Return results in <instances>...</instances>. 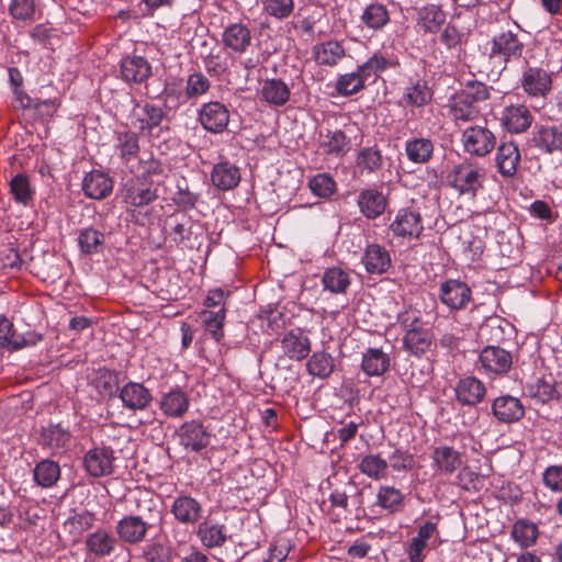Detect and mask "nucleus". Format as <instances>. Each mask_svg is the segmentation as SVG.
Listing matches in <instances>:
<instances>
[{"instance_id":"nucleus-1","label":"nucleus","mask_w":562,"mask_h":562,"mask_svg":"<svg viewBox=\"0 0 562 562\" xmlns=\"http://www.w3.org/2000/svg\"><path fill=\"white\" fill-rule=\"evenodd\" d=\"M492 88L477 80H469L463 88L454 93L447 104L448 115L457 125L461 126L474 122L482 115L481 103L491 98Z\"/></svg>"},{"instance_id":"nucleus-2","label":"nucleus","mask_w":562,"mask_h":562,"mask_svg":"<svg viewBox=\"0 0 562 562\" xmlns=\"http://www.w3.org/2000/svg\"><path fill=\"white\" fill-rule=\"evenodd\" d=\"M485 170L477 164L464 160L448 175L449 184L460 194L475 195L483 188Z\"/></svg>"},{"instance_id":"nucleus-3","label":"nucleus","mask_w":562,"mask_h":562,"mask_svg":"<svg viewBox=\"0 0 562 562\" xmlns=\"http://www.w3.org/2000/svg\"><path fill=\"white\" fill-rule=\"evenodd\" d=\"M488 56L493 60H499L505 66L508 63L517 61L524 54L525 44L517 32L512 30L502 31L495 34L490 42Z\"/></svg>"},{"instance_id":"nucleus-4","label":"nucleus","mask_w":562,"mask_h":562,"mask_svg":"<svg viewBox=\"0 0 562 562\" xmlns=\"http://www.w3.org/2000/svg\"><path fill=\"white\" fill-rule=\"evenodd\" d=\"M461 144L464 153L482 158L494 150L496 136L486 125H472L462 132Z\"/></svg>"},{"instance_id":"nucleus-5","label":"nucleus","mask_w":562,"mask_h":562,"mask_svg":"<svg viewBox=\"0 0 562 562\" xmlns=\"http://www.w3.org/2000/svg\"><path fill=\"white\" fill-rule=\"evenodd\" d=\"M520 88L530 99L546 100L553 86V72L538 66H526L519 79Z\"/></svg>"},{"instance_id":"nucleus-6","label":"nucleus","mask_w":562,"mask_h":562,"mask_svg":"<svg viewBox=\"0 0 562 562\" xmlns=\"http://www.w3.org/2000/svg\"><path fill=\"white\" fill-rule=\"evenodd\" d=\"M179 443L186 450L200 452L211 442L212 434L199 419L184 422L177 430Z\"/></svg>"},{"instance_id":"nucleus-7","label":"nucleus","mask_w":562,"mask_h":562,"mask_svg":"<svg viewBox=\"0 0 562 562\" xmlns=\"http://www.w3.org/2000/svg\"><path fill=\"white\" fill-rule=\"evenodd\" d=\"M229 110L220 101H210L199 109L198 121L204 130L213 134L223 133L229 123Z\"/></svg>"},{"instance_id":"nucleus-8","label":"nucleus","mask_w":562,"mask_h":562,"mask_svg":"<svg viewBox=\"0 0 562 562\" xmlns=\"http://www.w3.org/2000/svg\"><path fill=\"white\" fill-rule=\"evenodd\" d=\"M531 143L543 155H562V127L554 124H536Z\"/></svg>"},{"instance_id":"nucleus-9","label":"nucleus","mask_w":562,"mask_h":562,"mask_svg":"<svg viewBox=\"0 0 562 562\" xmlns=\"http://www.w3.org/2000/svg\"><path fill=\"white\" fill-rule=\"evenodd\" d=\"M114 451L111 447H94L85 453L83 467L90 476H108L114 472Z\"/></svg>"},{"instance_id":"nucleus-10","label":"nucleus","mask_w":562,"mask_h":562,"mask_svg":"<svg viewBox=\"0 0 562 562\" xmlns=\"http://www.w3.org/2000/svg\"><path fill=\"white\" fill-rule=\"evenodd\" d=\"M196 536L201 544L206 549L221 548L229 538L226 524L211 515L199 522Z\"/></svg>"},{"instance_id":"nucleus-11","label":"nucleus","mask_w":562,"mask_h":562,"mask_svg":"<svg viewBox=\"0 0 562 562\" xmlns=\"http://www.w3.org/2000/svg\"><path fill=\"white\" fill-rule=\"evenodd\" d=\"M479 363L486 374L502 375L512 368L513 356L498 346H486L480 352Z\"/></svg>"},{"instance_id":"nucleus-12","label":"nucleus","mask_w":562,"mask_h":562,"mask_svg":"<svg viewBox=\"0 0 562 562\" xmlns=\"http://www.w3.org/2000/svg\"><path fill=\"white\" fill-rule=\"evenodd\" d=\"M119 397L127 411H146L153 403L151 391L140 382L130 381L119 390Z\"/></svg>"},{"instance_id":"nucleus-13","label":"nucleus","mask_w":562,"mask_h":562,"mask_svg":"<svg viewBox=\"0 0 562 562\" xmlns=\"http://www.w3.org/2000/svg\"><path fill=\"white\" fill-rule=\"evenodd\" d=\"M390 229L397 237L418 238L424 231L422 215L411 207L401 209L391 223Z\"/></svg>"},{"instance_id":"nucleus-14","label":"nucleus","mask_w":562,"mask_h":562,"mask_svg":"<svg viewBox=\"0 0 562 562\" xmlns=\"http://www.w3.org/2000/svg\"><path fill=\"white\" fill-rule=\"evenodd\" d=\"M166 116L165 111L153 103L143 105L136 104L131 112L132 125L140 132L154 135L155 128L159 127Z\"/></svg>"},{"instance_id":"nucleus-15","label":"nucleus","mask_w":562,"mask_h":562,"mask_svg":"<svg viewBox=\"0 0 562 562\" xmlns=\"http://www.w3.org/2000/svg\"><path fill=\"white\" fill-rule=\"evenodd\" d=\"M153 527L151 521L126 515L117 521L115 532L124 543L138 544L146 539L148 530Z\"/></svg>"},{"instance_id":"nucleus-16","label":"nucleus","mask_w":562,"mask_h":562,"mask_svg":"<svg viewBox=\"0 0 562 562\" xmlns=\"http://www.w3.org/2000/svg\"><path fill=\"white\" fill-rule=\"evenodd\" d=\"M170 513L182 525H195L202 518L203 507L196 498L181 493L173 498Z\"/></svg>"},{"instance_id":"nucleus-17","label":"nucleus","mask_w":562,"mask_h":562,"mask_svg":"<svg viewBox=\"0 0 562 562\" xmlns=\"http://www.w3.org/2000/svg\"><path fill=\"white\" fill-rule=\"evenodd\" d=\"M151 76V65L139 55H127L120 61V77L127 83L140 85Z\"/></svg>"},{"instance_id":"nucleus-18","label":"nucleus","mask_w":562,"mask_h":562,"mask_svg":"<svg viewBox=\"0 0 562 562\" xmlns=\"http://www.w3.org/2000/svg\"><path fill=\"white\" fill-rule=\"evenodd\" d=\"M222 43L226 49L235 54H245L252 43L251 30L241 22L231 23L224 27Z\"/></svg>"},{"instance_id":"nucleus-19","label":"nucleus","mask_w":562,"mask_h":562,"mask_svg":"<svg viewBox=\"0 0 562 562\" xmlns=\"http://www.w3.org/2000/svg\"><path fill=\"white\" fill-rule=\"evenodd\" d=\"M521 154L515 142H503L496 150L495 166L504 179H512L517 175Z\"/></svg>"},{"instance_id":"nucleus-20","label":"nucleus","mask_w":562,"mask_h":562,"mask_svg":"<svg viewBox=\"0 0 562 562\" xmlns=\"http://www.w3.org/2000/svg\"><path fill=\"white\" fill-rule=\"evenodd\" d=\"M472 295L471 289L460 280H447L440 285V301L450 310L459 311L467 306Z\"/></svg>"},{"instance_id":"nucleus-21","label":"nucleus","mask_w":562,"mask_h":562,"mask_svg":"<svg viewBox=\"0 0 562 562\" xmlns=\"http://www.w3.org/2000/svg\"><path fill=\"white\" fill-rule=\"evenodd\" d=\"M283 355L293 361L306 359L311 352V339L301 328L286 331L280 340Z\"/></svg>"},{"instance_id":"nucleus-22","label":"nucleus","mask_w":562,"mask_h":562,"mask_svg":"<svg viewBox=\"0 0 562 562\" xmlns=\"http://www.w3.org/2000/svg\"><path fill=\"white\" fill-rule=\"evenodd\" d=\"M157 199V190L140 178L131 179L124 186L123 200L130 206L142 207Z\"/></svg>"},{"instance_id":"nucleus-23","label":"nucleus","mask_w":562,"mask_h":562,"mask_svg":"<svg viewBox=\"0 0 562 562\" xmlns=\"http://www.w3.org/2000/svg\"><path fill=\"white\" fill-rule=\"evenodd\" d=\"M190 407L189 394L179 386L164 393L159 401V408L166 417L182 418Z\"/></svg>"},{"instance_id":"nucleus-24","label":"nucleus","mask_w":562,"mask_h":562,"mask_svg":"<svg viewBox=\"0 0 562 562\" xmlns=\"http://www.w3.org/2000/svg\"><path fill=\"white\" fill-rule=\"evenodd\" d=\"M136 517H140L147 521L161 525L164 519V509L158 495L150 491H140L135 498Z\"/></svg>"},{"instance_id":"nucleus-25","label":"nucleus","mask_w":562,"mask_h":562,"mask_svg":"<svg viewBox=\"0 0 562 562\" xmlns=\"http://www.w3.org/2000/svg\"><path fill=\"white\" fill-rule=\"evenodd\" d=\"M357 205L364 217L375 220L384 213L387 199L376 188H367L359 192Z\"/></svg>"},{"instance_id":"nucleus-26","label":"nucleus","mask_w":562,"mask_h":562,"mask_svg":"<svg viewBox=\"0 0 562 562\" xmlns=\"http://www.w3.org/2000/svg\"><path fill=\"white\" fill-rule=\"evenodd\" d=\"M492 413L498 422L512 424L525 416V407L519 398L512 395H502L493 401Z\"/></svg>"},{"instance_id":"nucleus-27","label":"nucleus","mask_w":562,"mask_h":562,"mask_svg":"<svg viewBox=\"0 0 562 562\" xmlns=\"http://www.w3.org/2000/svg\"><path fill=\"white\" fill-rule=\"evenodd\" d=\"M502 123L509 133H525L532 124L533 116L525 104H512L502 113Z\"/></svg>"},{"instance_id":"nucleus-28","label":"nucleus","mask_w":562,"mask_h":562,"mask_svg":"<svg viewBox=\"0 0 562 562\" xmlns=\"http://www.w3.org/2000/svg\"><path fill=\"white\" fill-rule=\"evenodd\" d=\"M527 392L530 397L540 403L560 400L562 398V381L557 382L552 374L543 375L529 383Z\"/></svg>"},{"instance_id":"nucleus-29","label":"nucleus","mask_w":562,"mask_h":562,"mask_svg":"<svg viewBox=\"0 0 562 562\" xmlns=\"http://www.w3.org/2000/svg\"><path fill=\"white\" fill-rule=\"evenodd\" d=\"M432 469L440 474L450 475L462 465V454L450 446L435 447L431 452Z\"/></svg>"},{"instance_id":"nucleus-30","label":"nucleus","mask_w":562,"mask_h":562,"mask_svg":"<svg viewBox=\"0 0 562 562\" xmlns=\"http://www.w3.org/2000/svg\"><path fill=\"white\" fill-rule=\"evenodd\" d=\"M456 396L460 404L475 406L481 403L486 394V387L482 381L474 376H467L458 381Z\"/></svg>"},{"instance_id":"nucleus-31","label":"nucleus","mask_w":562,"mask_h":562,"mask_svg":"<svg viewBox=\"0 0 562 562\" xmlns=\"http://www.w3.org/2000/svg\"><path fill=\"white\" fill-rule=\"evenodd\" d=\"M318 147L326 155L342 157L350 149V139L341 130L321 131L318 135Z\"/></svg>"},{"instance_id":"nucleus-32","label":"nucleus","mask_w":562,"mask_h":562,"mask_svg":"<svg viewBox=\"0 0 562 562\" xmlns=\"http://www.w3.org/2000/svg\"><path fill=\"white\" fill-rule=\"evenodd\" d=\"M86 196L94 200L105 199L113 190V180L100 170L87 173L82 180Z\"/></svg>"},{"instance_id":"nucleus-33","label":"nucleus","mask_w":562,"mask_h":562,"mask_svg":"<svg viewBox=\"0 0 562 562\" xmlns=\"http://www.w3.org/2000/svg\"><path fill=\"white\" fill-rule=\"evenodd\" d=\"M391 366V357L381 348H368L362 352L361 370L367 376H382Z\"/></svg>"},{"instance_id":"nucleus-34","label":"nucleus","mask_w":562,"mask_h":562,"mask_svg":"<svg viewBox=\"0 0 562 562\" xmlns=\"http://www.w3.org/2000/svg\"><path fill=\"white\" fill-rule=\"evenodd\" d=\"M403 344L406 350L415 356L425 355L431 346V335L428 329L424 328L416 318L406 331Z\"/></svg>"},{"instance_id":"nucleus-35","label":"nucleus","mask_w":562,"mask_h":562,"mask_svg":"<svg viewBox=\"0 0 562 562\" xmlns=\"http://www.w3.org/2000/svg\"><path fill=\"white\" fill-rule=\"evenodd\" d=\"M368 273L382 274L391 267V256L386 248L379 244H370L366 247L361 258Z\"/></svg>"},{"instance_id":"nucleus-36","label":"nucleus","mask_w":562,"mask_h":562,"mask_svg":"<svg viewBox=\"0 0 562 562\" xmlns=\"http://www.w3.org/2000/svg\"><path fill=\"white\" fill-rule=\"evenodd\" d=\"M446 12L437 4H427L418 10L417 26L425 34H436L446 23Z\"/></svg>"},{"instance_id":"nucleus-37","label":"nucleus","mask_w":562,"mask_h":562,"mask_svg":"<svg viewBox=\"0 0 562 562\" xmlns=\"http://www.w3.org/2000/svg\"><path fill=\"white\" fill-rule=\"evenodd\" d=\"M211 181L220 190H232L240 181L239 168L227 161L216 164L211 172Z\"/></svg>"},{"instance_id":"nucleus-38","label":"nucleus","mask_w":562,"mask_h":562,"mask_svg":"<svg viewBox=\"0 0 562 562\" xmlns=\"http://www.w3.org/2000/svg\"><path fill=\"white\" fill-rule=\"evenodd\" d=\"M313 55L316 64L333 67L346 56V49L338 41H327L315 45Z\"/></svg>"},{"instance_id":"nucleus-39","label":"nucleus","mask_w":562,"mask_h":562,"mask_svg":"<svg viewBox=\"0 0 562 562\" xmlns=\"http://www.w3.org/2000/svg\"><path fill=\"white\" fill-rule=\"evenodd\" d=\"M61 476V470L58 462L50 459H44L37 462L33 469V480L42 488L54 487Z\"/></svg>"},{"instance_id":"nucleus-40","label":"nucleus","mask_w":562,"mask_h":562,"mask_svg":"<svg viewBox=\"0 0 562 562\" xmlns=\"http://www.w3.org/2000/svg\"><path fill=\"white\" fill-rule=\"evenodd\" d=\"M290 94L289 86L279 78L265 80L260 89L262 100L276 106L284 105L289 101Z\"/></svg>"},{"instance_id":"nucleus-41","label":"nucleus","mask_w":562,"mask_h":562,"mask_svg":"<svg viewBox=\"0 0 562 562\" xmlns=\"http://www.w3.org/2000/svg\"><path fill=\"white\" fill-rule=\"evenodd\" d=\"M434 91L424 80L411 82L403 92L402 102L405 105L422 108L429 104L432 100Z\"/></svg>"},{"instance_id":"nucleus-42","label":"nucleus","mask_w":562,"mask_h":562,"mask_svg":"<svg viewBox=\"0 0 562 562\" xmlns=\"http://www.w3.org/2000/svg\"><path fill=\"white\" fill-rule=\"evenodd\" d=\"M375 504L389 514L401 513L405 507V495L391 485H381L376 492Z\"/></svg>"},{"instance_id":"nucleus-43","label":"nucleus","mask_w":562,"mask_h":562,"mask_svg":"<svg viewBox=\"0 0 562 562\" xmlns=\"http://www.w3.org/2000/svg\"><path fill=\"white\" fill-rule=\"evenodd\" d=\"M434 142L425 137H414L405 142V154L414 164H427L432 158Z\"/></svg>"},{"instance_id":"nucleus-44","label":"nucleus","mask_w":562,"mask_h":562,"mask_svg":"<svg viewBox=\"0 0 562 562\" xmlns=\"http://www.w3.org/2000/svg\"><path fill=\"white\" fill-rule=\"evenodd\" d=\"M71 439L70 432L60 424L44 427L40 435V445L53 451L65 449Z\"/></svg>"},{"instance_id":"nucleus-45","label":"nucleus","mask_w":562,"mask_h":562,"mask_svg":"<svg viewBox=\"0 0 562 562\" xmlns=\"http://www.w3.org/2000/svg\"><path fill=\"white\" fill-rule=\"evenodd\" d=\"M390 20L387 8L379 2L368 4L360 16L361 23L373 32L383 30L390 23Z\"/></svg>"},{"instance_id":"nucleus-46","label":"nucleus","mask_w":562,"mask_h":562,"mask_svg":"<svg viewBox=\"0 0 562 562\" xmlns=\"http://www.w3.org/2000/svg\"><path fill=\"white\" fill-rule=\"evenodd\" d=\"M114 148L124 161L136 158L139 153L138 133L131 130L117 131Z\"/></svg>"},{"instance_id":"nucleus-47","label":"nucleus","mask_w":562,"mask_h":562,"mask_svg":"<svg viewBox=\"0 0 562 562\" xmlns=\"http://www.w3.org/2000/svg\"><path fill=\"white\" fill-rule=\"evenodd\" d=\"M357 468L371 480L381 481L387 476L389 463L381 454L371 453L363 456Z\"/></svg>"},{"instance_id":"nucleus-48","label":"nucleus","mask_w":562,"mask_h":562,"mask_svg":"<svg viewBox=\"0 0 562 562\" xmlns=\"http://www.w3.org/2000/svg\"><path fill=\"white\" fill-rule=\"evenodd\" d=\"M115 544V538L103 529H98L86 539L87 550L95 557L110 555L114 551Z\"/></svg>"},{"instance_id":"nucleus-49","label":"nucleus","mask_w":562,"mask_h":562,"mask_svg":"<svg viewBox=\"0 0 562 562\" xmlns=\"http://www.w3.org/2000/svg\"><path fill=\"white\" fill-rule=\"evenodd\" d=\"M226 308L203 310L200 312V318L203 322L205 330L211 337L220 342L224 337V325L226 319Z\"/></svg>"},{"instance_id":"nucleus-50","label":"nucleus","mask_w":562,"mask_h":562,"mask_svg":"<svg viewBox=\"0 0 562 562\" xmlns=\"http://www.w3.org/2000/svg\"><path fill=\"white\" fill-rule=\"evenodd\" d=\"M510 536L520 548L527 549L537 542L539 529L532 521L521 518L513 525Z\"/></svg>"},{"instance_id":"nucleus-51","label":"nucleus","mask_w":562,"mask_h":562,"mask_svg":"<svg viewBox=\"0 0 562 562\" xmlns=\"http://www.w3.org/2000/svg\"><path fill=\"white\" fill-rule=\"evenodd\" d=\"M356 164L361 172L375 173L383 168L384 157L376 145L364 147L358 153Z\"/></svg>"},{"instance_id":"nucleus-52","label":"nucleus","mask_w":562,"mask_h":562,"mask_svg":"<svg viewBox=\"0 0 562 562\" xmlns=\"http://www.w3.org/2000/svg\"><path fill=\"white\" fill-rule=\"evenodd\" d=\"M104 241V234L92 227L81 229L78 235V245L81 252L86 255L102 252Z\"/></svg>"},{"instance_id":"nucleus-53","label":"nucleus","mask_w":562,"mask_h":562,"mask_svg":"<svg viewBox=\"0 0 562 562\" xmlns=\"http://www.w3.org/2000/svg\"><path fill=\"white\" fill-rule=\"evenodd\" d=\"M10 193L16 203L26 206L33 202L35 190L32 188L29 177L19 173L10 181Z\"/></svg>"},{"instance_id":"nucleus-54","label":"nucleus","mask_w":562,"mask_h":562,"mask_svg":"<svg viewBox=\"0 0 562 562\" xmlns=\"http://www.w3.org/2000/svg\"><path fill=\"white\" fill-rule=\"evenodd\" d=\"M306 370L313 376L327 378L334 370V358L325 351H316L307 360Z\"/></svg>"},{"instance_id":"nucleus-55","label":"nucleus","mask_w":562,"mask_h":562,"mask_svg":"<svg viewBox=\"0 0 562 562\" xmlns=\"http://www.w3.org/2000/svg\"><path fill=\"white\" fill-rule=\"evenodd\" d=\"M366 87V79L359 69L353 72L340 75L335 83V90L339 95L349 97L360 92Z\"/></svg>"},{"instance_id":"nucleus-56","label":"nucleus","mask_w":562,"mask_h":562,"mask_svg":"<svg viewBox=\"0 0 562 562\" xmlns=\"http://www.w3.org/2000/svg\"><path fill=\"white\" fill-rule=\"evenodd\" d=\"M322 282L333 293H345L350 285V277L341 268L333 267L324 272Z\"/></svg>"},{"instance_id":"nucleus-57","label":"nucleus","mask_w":562,"mask_h":562,"mask_svg":"<svg viewBox=\"0 0 562 562\" xmlns=\"http://www.w3.org/2000/svg\"><path fill=\"white\" fill-rule=\"evenodd\" d=\"M210 88L211 82L207 77L201 71H195L187 78L184 95L188 100H195L206 94Z\"/></svg>"},{"instance_id":"nucleus-58","label":"nucleus","mask_w":562,"mask_h":562,"mask_svg":"<svg viewBox=\"0 0 562 562\" xmlns=\"http://www.w3.org/2000/svg\"><path fill=\"white\" fill-rule=\"evenodd\" d=\"M312 193L322 199H329L337 190V184L329 173H317L308 181Z\"/></svg>"},{"instance_id":"nucleus-59","label":"nucleus","mask_w":562,"mask_h":562,"mask_svg":"<svg viewBox=\"0 0 562 562\" xmlns=\"http://www.w3.org/2000/svg\"><path fill=\"white\" fill-rule=\"evenodd\" d=\"M391 65V61L385 56L380 53H375L366 63L360 65L358 69L367 81L371 78L375 79Z\"/></svg>"},{"instance_id":"nucleus-60","label":"nucleus","mask_w":562,"mask_h":562,"mask_svg":"<svg viewBox=\"0 0 562 562\" xmlns=\"http://www.w3.org/2000/svg\"><path fill=\"white\" fill-rule=\"evenodd\" d=\"M138 169L140 172L138 178L144 181L153 180L155 177L166 178L168 173L166 165L153 155L147 159H140L138 162Z\"/></svg>"},{"instance_id":"nucleus-61","label":"nucleus","mask_w":562,"mask_h":562,"mask_svg":"<svg viewBox=\"0 0 562 562\" xmlns=\"http://www.w3.org/2000/svg\"><path fill=\"white\" fill-rule=\"evenodd\" d=\"M143 557L146 562H170L172 548L168 543L153 541L144 548Z\"/></svg>"},{"instance_id":"nucleus-62","label":"nucleus","mask_w":562,"mask_h":562,"mask_svg":"<svg viewBox=\"0 0 562 562\" xmlns=\"http://www.w3.org/2000/svg\"><path fill=\"white\" fill-rule=\"evenodd\" d=\"M119 373L108 368H100L95 372L92 384L100 394L111 395L117 385Z\"/></svg>"},{"instance_id":"nucleus-63","label":"nucleus","mask_w":562,"mask_h":562,"mask_svg":"<svg viewBox=\"0 0 562 562\" xmlns=\"http://www.w3.org/2000/svg\"><path fill=\"white\" fill-rule=\"evenodd\" d=\"M439 40L447 49H456L467 42V34L457 25L448 23L441 31Z\"/></svg>"},{"instance_id":"nucleus-64","label":"nucleus","mask_w":562,"mask_h":562,"mask_svg":"<svg viewBox=\"0 0 562 562\" xmlns=\"http://www.w3.org/2000/svg\"><path fill=\"white\" fill-rule=\"evenodd\" d=\"M9 12L14 20L32 21L35 14L34 0H11Z\"/></svg>"}]
</instances>
